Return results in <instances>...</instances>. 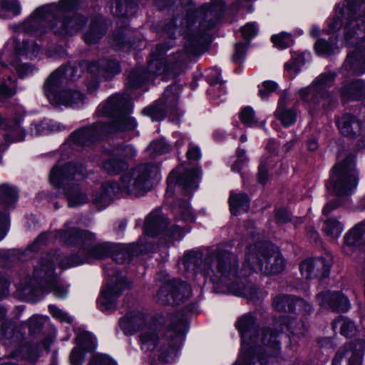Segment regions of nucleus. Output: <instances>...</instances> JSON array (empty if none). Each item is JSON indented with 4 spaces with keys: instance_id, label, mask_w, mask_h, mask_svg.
Listing matches in <instances>:
<instances>
[{
    "instance_id": "nucleus-1",
    "label": "nucleus",
    "mask_w": 365,
    "mask_h": 365,
    "mask_svg": "<svg viewBox=\"0 0 365 365\" xmlns=\"http://www.w3.org/2000/svg\"><path fill=\"white\" fill-rule=\"evenodd\" d=\"M211 1L197 9L192 0H181L185 16H174L165 26L170 40L152 51L149 75L166 73L175 78L184 71L186 54L197 55L204 51L210 41L208 32L216 26L225 6L222 0Z\"/></svg>"
},
{
    "instance_id": "nucleus-2",
    "label": "nucleus",
    "mask_w": 365,
    "mask_h": 365,
    "mask_svg": "<svg viewBox=\"0 0 365 365\" xmlns=\"http://www.w3.org/2000/svg\"><path fill=\"white\" fill-rule=\"evenodd\" d=\"M85 0H59L36 9L19 26V31L32 35H41L49 29L61 37L73 36L88 23V18L78 10L86 6Z\"/></svg>"
},
{
    "instance_id": "nucleus-3",
    "label": "nucleus",
    "mask_w": 365,
    "mask_h": 365,
    "mask_svg": "<svg viewBox=\"0 0 365 365\" xmlns=\"http://www.w3.org/2000/svg\"><path fill=\"white\" fill-rule=\"evenodd\" d=\"M204 269L214 274L211 280L216 284V292L220 285L225 286L228 292L249 299H255L258 295V288L248 282L246 277L250 274V267L238 269V259L235 255L217 247L206 250Z\"/></svg>"
},
{
    "instance_id": "nucleus-4",
    "label": "nucleus",
    "mask_w": 365,
    "mask_h": 365,
    "mask_svg": "<svg viewBox=\"0 0 365 365\" xmlns=\"http://www.w3.org/2000/svg\"><path fill=\"white\" fill-rule=\"evenodd\" d=\"M130 108L128 94L110 96L102 107V115L110 116L111 120L108 123L98 121L81 128L71 134V140L76 145L90 146L110 134L135 129L137 123L128 115Z\"/></svg>"
},
{
    "instance_id": "nucleus-5",
    "label": "nucleus",
    "mask_w": 365,
    "mask_h": 365,
    "mask_svg": "<svg viewBox=\"0 0 365 365\" xmlns=\"http://www.w3.org/2000/svg\"><path fill=\"white\" fill-rule=\"evenodd\" d=\"M157 172L158 167L153 163L138 165L122 175L119 183L115 181L103 183L93 195L92 202L98 210H102L110 204L119 190L135 197L143 195L150 190L151 179Z\"/></svg>"
},
{
    "instance_id": "nucleus-6",
    "label": "nucleus",
    "mask_w": 365,
    "mask_h": 365,
    "mask_svg": "<svg viewBox=\"0 0 365 365\" xmlns=\"http://www.w3.org/2000/svg\"><path fill=\"white\" fill-rule=\"evenodd\" d=\"M187 329V320L184 314L181 312L172 314L163 334H159L153 329L140 334V349L144 352L155 350L161 363H171L177 356Z\"/></svg>"
},
{
    "instance_id": "nucleus-7",
    "label": "nucleus",
    "mask_w": 365,
    "mask_h": 365,
    "mask_svg": "<svg viewBox=\"0 0 365 365\" xmlns=\"http://www.w3.org/2000/svg\"><path fill=\"white\" fill-rule=\"evenodd\" d=\"M365 11V0L359 2L349 1L341 10V16H347L348 21L344 28L345 40L356 50L349 53L343 68L352 73L365 72V16L358 11Z\"/></svg>"
},
{
    "instance_id": "nucleus-8",
    "label": "nucleus",
    "mask_w": 365,
    "mask_h": 365,
    "mask_svg": "<svg viewBox=\"0 0 365 365\" xmlns=\"http://www.w3.org/2000/svg\"><path fill=\"white\" fill-rule=\"evenodd\" d=\"M56 235L65 244L80 246L76 254L66 256L60 261L59 267L62 269L88 263L91 259H105L110 255L115 248L113 243L108 242L93 245L96 235L76 227L58 230Z\"/></svg>"
},
{
    "instance_id": "nucleus-9",
    "label": "nucleus",
    "mask_w": 365,
    "mask_h": 365,
    "mask_svg": "<svg viewBox=\"0 0 365 365\" xmlns=\"http://www.w3.org/2000/svg\"><path fill=\"white\" fill-rule=\"evenodd\" d=\"M44 291L52 292L56 297L64 298L67 289L54 273L52 257L46 255L34 267L33 277H26L16 285V297L21 300L34 302Z\"/></svg>"
},
{
    "instance_id": "nucleus-10",
    "label": "nucleus",
    "mask_w": 365,
    "mask_h": 365,
    "mask_svg": "<svg viewBox=\"0 0 365 365\" xmlns=\"http://www.w3.org/2000/svg\"><path fill=\"white\" fill-rule=\"evenodd\" d=\"M245 263L250 267V273L259 271L266 275L282 272L286 264L275 246L266 241L257 242L248 247Z\"/></svg>"
},
{
    "instance_id": "nucleus-11",
    "label": "nucleus",
    "mask_w": 365,
    "mask_h": 365,
    "mask_svg": "<svg viewBox=\"0 0 365 365\" xmlns=\"http://www.w3.org/2000/svg\"><path fill=\"white\" fill-rule=\"evenodd\" d=\"M86 175L85 167L79 163H68L61 168L55 167L51 172V183L56 187H63L68 205L76 207L88 201L87 195L83 192L78 185L69 182L78 180Z\"/></svg>"
},
{
    "instance_id": "nucleus-12",
    "label": "nucleus",
    "mask_w": 365,
    "mask_h": 365,
    "mask_svg": "<svg viewBox=\"0 0 365 365\" xmlns=\"http://www.w3.org/2000/svg\"><path fill=\"white\" fill-rule=\"evenodd\" d=\"M336 76L334 71L322 73L311 85L299 91L301 99L308 103L311 110L315 111L321 108L328 110L336 104L337 99L327 91L333 85Z\"/></svg>"
},
{
    "instance_id": "nucleus-13",
    "label": "nucleus",
    "mask_w": 365,
    "mask_h": 365,
    "mask_svg": "<svg viewBox=\"0 0 365 365\" xmlns=\"http://www.w3.org/2000/svg\"><path fill=\"white\" fill-rule=\"evenodd\" d=\"M358 182L356 156L349 153L333 166L326 186L328 190H332L336 196L346 197L352 194Z\"/></svg>"
},
{
    "instance_id": "nucleus-14",
    "label": "nucleus",
    "mask_w": 365,
    "mask_h": 365,
    "mask_svg": "<svg viewBox=\"0 0 365 365\" xmlns=\"http://www.w3.org/2000/svg\"><path fill=\"white\" fill-rule=\"evenodd\" d=\"M278 332L273 329L262 330L260 342L250 344L242 356L233 365H268V359L277 355L279 350Z\"/></svg>"
},
{
    "instance_id": "nucleus-15",
    "label": "nucleus",
    "mask_w": 365,
    "mask_h": 365,
    "mask_svg": "<svg viewBox=\"0 0 365 365\" xmlns=\"http://www.w3.org/2000/svg\"><path fill=\"white\" fill-rule=\"evenodd\" d=\"M105 272L110 279L101 290L98 304L103 312L113 311L115 308L118 298L121 295L123 290L129 286V283L115 269L106 266Z\"/></svg>"
},
{
    "instance_id": "nucleus-16",
    "label": "nucleus",
    "mask_w": 365,
    "mask_h": 365,
    "mask_svg": "<svg viewBox=\"0 0 365 365\" xmlns=\"http://www.w3.org/2000/svg\"><path fill=\"white\" fill-rule=\"evenodd\" d=\"M158 277L164 275L165 282L160 286L155 296V301L163 305H179L191 296V288L188 284L178 279H165L167 275L159 273Z\"/></svg>"
},
{
    "instance_id": "nucleus-17",
    "label": "nucleus",
    "mask_w": 365,
    "mask_h": 365,
    "mask_svg": "<svg viewBox=\"0 0 365 365\" xmlns=\"http://www.w3.org/2000/svg\"><path fill=\"white\" fill-rule=\"evenodd\" d=\"M168 219L159 211L151 212L145 219L144 232L146 235L154 237L163 231L170 237L171 241L179 240L183 236V230L180 225L168 227Z\"/></svg>"
},
{
    "instance_id": "nucleus-18",
    "label": "nucleus",
    "mask_w": 365,
    "mask_h": 365,
    "mask_svg": "<svg viewBox=\"0 0 365 365\" xmlns=\"http://www.w3.org/2000/svg\"><path fill=\"white\" fill-rule=\"evenodd\" d=\"M235 327L240 334L243 350H245L247 346L250 344L259 343L262 338V330L265 329H258L257 319L252 313H247L240 317L237 319Z\"/></svg>"
},
{
    "instance_id": "nucleus-19",
    "label": "nucleus",
    "mask_w": 365,
    "mask_h": 365,
    "mask_svg": "<svg viewBox=\"0 0 365 365\" xmlns=\"http://www.w3.org/2000/svg\"><path fill=\"white\" fill-rule=\"evenodd\" d=\"M332 260L330 257L305 259L300 264L302 274L307 279H322L330 273Z\"/></svg>"
},
{
    "instance_id": "nucleus-20",
    "label": "nucleus",
    "mask_w": 365,
    "mask_h": 365,
    "mask_svg": "<svg viewBox=\"0 0 365 365\" xmlns=\"http://www.w3.org/2000/svg\"><path fill=\"white\" fill-rule=\"evenodd\" d=\"M200 175V171L198 168L186 169L181 173L174 170L167 178L168 187L170 188L178 185L183 189L185 194H189L190 191L197 187Z\"/></svg>"
},
{
    "instance_id": "nucleus-21",
    "label": "nucleus",
    "mask_w": 365,
    "mask_h": 365,
    "mask_svg": "<svg viewBox=\"0 0 365 365\" xmlns=\"http://www.w3.org/2000/svg\"><path fill=\"white\" fill-rule=\"evenodd\" d=\"M88 72L96 78L109 80L120 71L118 62L113 59L103 58L99 61L83 63Z\"/></svg>"
},
{
    "instance_id": "nucleus-22",
    "label": "nucleus",
    "mask_w": 365,
    "mask_h": 365,
    "mask_svg": "<svg viewBox=\"0 0 365 365\" xmlns=\"http://www.w3.org/2000/svg\"><path fill=\"white\" fill-rule=\"evenodd\" d=\"M318 303L332 312H345L350 308L346 296L339 292H322L316 296Z\"/></svg>"
},
{
    "instance_id": "nucleus-23",
    "label": "nucleus",
    "mask_w": 365,
    "mask_h": 365,
    "mask_svg": "<svg viewBox=\"0 0 365 365\" xmlns=\"http://www.w3.org/2000/svg\"><path fill=\"white\" fill-rule=\"evenodd\" d=\"M108 28L107 21L102 16L93 17L88 29L83 36L85 43L88 45L96 43L106 35Z\"/></svg>"
},
{
    "instance_id": "nucleus-24",
    "label": "nucleus",
    "mask_w": 365,
    "mask_h": 365,
    "mask_svg": "<svg viewBox=\"0 0 365 365\" xmlns=\"http://www.w3.org/2000/svg\"><path fill=\"white\" fill-rule=\"evenodd\" d=\"M139 1L116 0L115 7H113V3L110 2L109 6L110 12L113 16L122 19V25L126 26V19L136 13Z\"/></svg>"
},
{
    "instance_id": "nucleus-25",
    "label": "nucleus",
    "mask_w": 365,
    "mask_h": 365,
    "mask_svg": "<svg viewBox=\"0 0 365 365\" xmlns=\"http://www.w3.org/2000/svg\"><path fill=\"white\" fill-rule=\"evenodd\" d=\"M85 96L79 91L66 89L59 91L58 95H50L49 101L55 106H73L83 102Z\"/></svg>"
},
{
    "instance_id": "nucleus-26",
    "label": "nucleus",
    "mask_w": 365,
    "mask_h": 365,
    "mask_svg": "<svg viewBox=\"0 0 365 365\" xmlns=\"http://www.w3.org/2000/svg\"><path fill=\"white\" fill-rule=\"evenodd\" d=\"M341 98L344 103L365 98V81L359 79L344 84L341 88Z\"/></svg>"
},
{
    "instance_id": "nucleus-27",
    "label": "nucleus",
    "mask_w": 365,
    "mask_h": 365,
    "mask_svg": "<svg viewBox=\"0 0 365 365\" xmlns=\"http://www.w3.org/2000/svg\"><path fill=\"white\" fill-rule=\"evenodd\" d=\"M206 252L203 254L200 251H188L184 256L182 264L185 270L196 274L198 272L209 274V269H204V259Z\"/></svg>"
},
{
    "instance_id": "nucleus-28",
    "label": "nucleus",
    "mask_w": 365,
    "mask_h": 365,
    "mask_svg": "<svg viewBox=\"0 0 365 365\" xmlns=\"http://www.w3.org/2000/svg\"><path fill=\"white\" fill-rule=\"evenodd\" d=\"M341 133L346 137L354 138L361 134V123L353 115L346 113L337 121Z\"/></svg>"
},
{
    "instance_id": "nucleus-29",
    "label": "nucleus",
    "mask_w": 365,
    "mask_h": 365,
    "mask_svg": "<svg viewBox=\"0 0 365 365\" xmlns=\"http://www.w3.org/2000/svg\"><path fill=\"white\" fill-rule=\"evenodd\" d=\"M114 247L110 255H112L113 259L118 264L130 261L132 257L138 255L142 252V249L137 244H114Z\"/></svg>"
},
{
    "instance_id": "nucleus-30",
    "label": "nucleus",
    "mask_w": 365,
    "mask_h": 365,
    "mask_svg": "<svg viewBox=\"0 0 365 365\" xmlns=\"http://www.w3.org/2000/svg\"><path fill=\"white\" fill-rule=\"evenodd\" d=\"M14 323L10 320H5L1 323L0 340L4 345L9 346H17L22 339L21 334L16 331Z\"/></svg>"
},
{
    "instance_id": "nucleus-31",
    "label": "nucleus",
    "mask_w": 365,
    "mask_h": 365,
    "mask_svg": "<svg viewBox=\"0 0 365 365\" xmlns=\"http://www.w3.org/2000/svg\"><path fill=\"white\" fill-rule=\"evenodd\" d=\"M144 317L140 313H130L121 318L119 327L126 335L135 334L144 324Z\"/></svg>"
},
{
    "instance_id": "nucleus-32",
    "label": "nucleus",
    "mask_w": 365,
    "mask_h": 365,
    "mask_svg": "<svg viewBox=\"0 0 365 365\" xmlns=\"http://www.w3.org/2000/svg\"><path fill=\"white\" fill-rule=\"evenodd\" d=\"M67 82L63 76L62 68L59 67L54 71L47 78L43 85V91L49 100L50 95H58V89Z\"/></svg>"
},
{
    "instance_id": "nucleus-33",
    "label": "nucleus",
    "mask_w": 365,
    "mask_h": 365,
    "mask_svg": "<svg viewBox=\"0 0 365 365\" xmlns=\"http://www.w3.org/2000/svg\"><path fill=\"white\" fill-rule=\"evenodd\" d=\"M275 117L281 121L284 126L294 124L297 119V113L293 108H288L284 97L279 100L277 108L274 113Z\"/></svg>"
},
{
    "instance_id": "nucleus-34",
    "label": "nucleus",
    "mask_w": 365,
    "mask_h": 365,
    "mask_svg": "<svg viewBox=\"0 0 365 365\" xmlns=\"http://www.w3.org/2000/svg\"><path fill=\"white\" fill-rule=\"evenodd\" d=\"M230 212L237 215L242 212H246L250 207V199L245 193L231 192L229 198Z\"/></svg>"
},
{
    "instance_id": "nucleus-35",
    "label": "nucleus",
    "mask_w": 365,
    "mask_h": 365,
    "mask_svg": "<svg viewBox=\"0 0 365 365\" xmlns=\"http://www.w3.org/2000/svg\"><path fill=\"white\" fill-rule=\"evenodd\" d=\"M128 167V163L119 158L112 156L102 163V169L110 175H116Z\"/></svg>"
},
{
    "instance_id": "nucleus-36",
    "label": "nucleus",
    "mask_w": 365,
    "mask_h": 365,
    "mask_svg": "<svg viewBox=\"0 0 365 365\" xmlns=\"http://www.w3.org/2000/svg\"><path fill=\"white\" fill-rule=\"evenodd\" d=\"M295 296L279 294L273 299L272 305L278 312L292 313L295 311Z\"/></svg>"
},
{
    "instance_id": "nucleus-37",
    "label": "nucleus",
    "mask_w": 365,
    "mask_h": 365,
    "mask_svg": "<svg viewBox=\"0 0 365 365\" xmlns=\"http://www.w3.org/2000/svg\"><path fill=\"white\" fill-rule=\"evenodd\" d=\"M149 73L143 67H135L128 76V86L135 89L143 85L149 79Z\"/></svg>"
},
{
    "instance_id": "nucleus-38",
    "label": "nucleus",
    "mask_w": 365,
    "mask_h": 365,
    "mask_svg": "<svg viewBox=\"0 0 365 365\" xmlns=\"http://www.w3.org/2000/svg\"><path fill=\"white\" fill-rule=\"evenodd\" d=\"M40 50V48L34 41L23 40L21 42L16 41L14 46V54L20 56H26L31 58L36 57Z\"/></svg>"
},
{
    "instance_id": "nucleus-39",
    "label": "nucleus",
    "mask_w": 365,
    "mask_h": 365,
    "mask_svg": "<svg viewBox=\"0 0 365 365\" xmlns=\"http://www.w3.org/2000/svg\"><path fill=\"white\" fill-rule=\"evenodd\" d=\"M365 243V225L354 227L345 236V244L349 247L361 246Z\"/></svg>"
},
{
    "instance_id": "nucleus-40",
    "label": "nucleus",
    "mask_w": 365,
    "mask_h": 365,
    "mask_svg": "<svg viewBox=\"0 0 365 365\" xmlns=\"http://www.w3.org/2000/svg\"><path fill=\"white\" fill-rule=\"evenodd\" d=\"M334 329L339 328L340 334L346 337L354 336L357 331V328L354 322L345 317H339L332 323Z\"/></svg>"
},
{
    "instance_id": "nucleus-41",
    "label": "nucleus",
    "mask_w": 365,
    "mask_h": 365,
    "mask_svg": "<svg viewBox=\"0 0 365 365\" xmlns=\"http://www.w3.org/2000/svg\"><path fill=\"white\" fill-rule=\"evenodd\" d=\"M21 12V6L17 0H1L0 17L6 19L10 15L17 16Z\"/></svg>"
},
{
    "instance_id": "nucleus-42",
    "label": "nucleus",
    "mask_w": 365,
    "mask_h": 365,
    "mask_svg": "<svg viewBox=\"0 0 365 365\" xmlns=\"http://www.w3.org/2000/svg\"><path fill=\"white\" fill-rule=\"evenodd\" d=\"M133 31L128 28L118 29L113 35V43L118 46L133 45L134 40L131 38Z\"/></svg>"
},
{
    "instance_id": "nucleus-43",
    "label": "nucleus",
    "mask_w": 365,
    "mask_h": 365,
    "mask_svg": "<svg viewBox=\"0 0 365 365\" xmlns=\"http://www.w3.org/2000/svg\"><path fill=\"white\" fill-rule=\"evenodd\" d=\"M343 230L341 223L335 218H328L324 223V234L333 239L337 238Z\"/></svg>"
},
{
    "instance_id": "nucleus-44",
    "label": "nucleus",
    "mask_w": 365,
    "mask_h": 365,
    "mask_svg": "<svg viewBox=\"0 0 365 365\" xmlns=\"http://www.w3.org/2000/svg\"><path fill=\"white\" fill-rule=\"evenodd\" d=\"M83 63L68 64L61 66L66 81H75L79 78L83 73Z\"/></svg>"
},
{
    "instance_id": "nucleus-45",
    "label": "nucleus",
    "mask_w": 365,
    "mask_h": 365,
    "mask_svg": "<svg viewBox=\"0 0 365 365\" xmlns=\"http://www.w3.org/2000/svg\"><path fill=\"white\" fill-rule=\"evenodd\" d=\"M178 98V86L173 84L168 86L164 91L162 98L160 100L161 104L165 105L168 108L175 106Z\"/></svg>"
},
{
    "instance_id": "nucleus-46",
    "label": "nucleus",
    "mask_w": 365,
    "mask_h": 365,
    "mask_svg": "<svg viewBox=\"0 0 365 365\" xmlns=\"http://www.w3.org/2000/svg\"><path fill=\"white\" fill-rule=\"evenodd\" d=\"M18 199L17 190L8 185L2 184L0 185V201L5 205H10L16 202Z\"/></svg>"
},
{
    "instance_id": "nucleus-47",
    "label": "nucleus",
    "mask_w": 365,
    "mask_h": 365,
    "mask_svg": "<svg viewBox=\"0 0 365 365\" xmlns=\"http://www.w3.org/2000/svg\"><path fill=\"white\" fill-rule=\"evenodd\" d=\"M76 347H79L84 353L91 352L95 348L94 338L88 332H81L76 337Z\"/></svg>"
},
{
    "instance_id": "nucleus-48",
    "label": "nucleus",
    "mask_w": 365,
    "mask_h": 365,
    "mask_svg": "<svg viewBox=\"0 0 365 365\" xmlns=\"http://www.w3.org/2000/svg\"><path fill=\"white\" fill-rule=\"evenodd\" d=\"M346 353L350 354L348 359L349 365H361L363 356L350 351H347L345 349H340L337 351L333 359L332 365H340V361L344 358Z\"/></svg>"
},
{
    "instance_id": "nucleus-49",
    "label": "nucleus",
    "mask_w": 365,
    "mask_h": 365,
    "mask_svg": "<svg viewBox=\"0 0 365 365\" xmlns=\"http://www.w3.org/2000/svg\"><path fill=\"white\" fill-rule=\"evenodd\" d=\"M9 63L16 70L20 78H24L32 73L34 70V67L31 64H21L19 63V56L15 54H14L12 58L9 60Z\"/></svg>"
},
{
    "instance_id": "nucleus-50",
    "label": "nucleus",
    "mask_w": 365,
    "mask_h": 365,
    "mask_svg": "<svg viewBox=\"0 0 365 365\" xmlns=\"http://www.w3.org/2000/svg\"><path fill=\"white\" fill-rule=\"evenodd\" d=\"M168 109L167 106L160 103V105L144 108L143 113L149 115L153 120H161L165 117Z\"/></svg>"
},
{
    "instance_id": "nucleus-51",
    "label": "nucleus",
    "mask_w": 365,
    "mask_h": 365,
    "mask_svg": "<svg viewBox=\"0 0 365 365\" xmlns=\"http://www.w3.org/2000/svg\"><path fill=\"white\" fill-rule=\"evenodd\" d=\"M113 155L120 159L125 160L126 159H132L135 155V150L133 146L130 145L119 144L113 150Z\"/></svg>"
},
{
    "instance_id": "nucleus-52",
    "label": "nucleus",
    "mask_w": 365,
    "mask_h": 365,
    "mask_svg": "<svg viewBox=\"0 0 365 365\" xmlns=\"http://www.w3.org/2000/svg\"><path fill=\"white\" fill-rule=\"evenodd\" d=\"M170 146L163 139L156 140L150 143L147 151L152 155H162L169 152Z\"/></svg>"
},
{
    "instance_id": "nucleus-53",
    "label": "nucleus",
    "mask_w": 365,
    "mask_h": 365,
    "mask_svg": "<svg viewBox=\"0 0 365 365\" xmlns=\"http://www.w3.org/2000/svg\"><path fill=\"white\" fill-rule=\"evenodd\" d=\"M335 43L333 41L319 39L314 45V48L318 55H330L335 49Z\"/></svg>"
},
{
    "instance_id": "nucleus-54",
    "label": "nucleus",
    "mask_w": 365,
    "mask_h": 365,
    "mask_svg": "<svg viewBox=\"0 0 365 365\" xmlns=\"http://www.w3.org/2000/svg\"><path fill=\"white\" fill-rule=\"evenodd\" d=\"M272 43L279 48H286L291 45V35L287 33L282 32L278 35H274L272 37Z\"/></svg>"
},
{
    "instance_id": "nucleus-55",
    "label": "nucleus",
    "mask_w": 365,
    "mask_h": 365,
    "mask_svg": "<svg viewBox=\"0 0 365 365\" xmlns=\"http://www.w3.org/2000/svg\"><path fill=\"white\" fill-rule=\"evenodd\" d=\"M249 42L237 43L235 45V53L232 56V61L236 63H240L245 58L246 51L248 47Z\"/></svg>"
},
{
    "instance_id": "nucleus-56",
    "label": "nucleus",
    "mask_w": 365,
    "mask_h": 365,
    "mask_svg": "<svg viewBox=\"0 0 365 365\" xmlns=\"http://www.w3.org/2000/svg\"><path fill=\"white\" fill-rule=\"evenodd\" d=\"M240 118L242 123L248 126L253 125L256 123L255 112L250 107H246L242 109Z\"/></svg>"
},
{
    "instance_id": "nucleus-57",
    "label": "nucleus",
    "mask_w": 365,
    "mask_h": 365,
    "mask_svg": "<svg viewBox=\"0 0 365 365\" xmlns=\"http://www.w3.org/2000/svg\"><path fill=\"white\" fill-rule=\"evenodd\" d=\"M242 38L247 42L255 37L257 34V29L255 23H248L241 28Z\"/></svg>"
},
{
    "instance_id": "nucleus-58",
    "label": "nucleus",
    "mask_w": 365,
    "mask_h": 365,
    "mask_svg": "<svg viewBox=\"0 0 365 365\" xmlns=\"http://www.w3.org/2000/svg\"><path fill=\"white\" fill-rule=\"evenodd\" d=\"M43 319L38 316H32L29 322L28 327L31 334L39 332L43 327Z\"/></svg>"
},
{
    "instance_id": "nucleus-59",
    "label": "nucleus",
    "mask_w": 365,
    "mask_h": 365,
    "mask_svg": "<svg viewBox=\"0 0 365 365\" xmlns=\"http://www.w3.org/2000/svg\"><path fill=\"white\" fill-rule=\"evenodd\" d=\"M269 165V160L267 159L266 160L262 161L259 165L257 179L259 182L261 184L266 183L269 179V175L267 173Z\"/></svg>"
},
{
    "instance_id": "nucleus-60",
    "label": "nucleus",
    "mask_w": 365,
    "mask_h": 365,
    "mask_svg": "<svg viewBox=\"0 0 365 365\" xmlns=\"http://www.w3.org/2000/svg\"><path fill=\"white\" fill-rule=\"evenodd\" d=\"M88 365H115L114 361L105 354L93 356Z\"/></svg>"
},
{
    "instance_id": "nucleus-61",
    "label": "nucleus",
    "mask_w": 365,
    "mask_h": 365,
    "mask_svg": "<svg viewBox=\"0 0 365 365\" xmlns=\"http://www.w3.org/2000/svg\"><path fill=\"white\" fill-rule=\"evenodd\" d=\"M177 212L181 216L182 219L185 221L192 222L194 220V217L188 206V204L185 200L180 202V205L178 209Z\"/></svg>"
},
{
    "instance_id": "nucleus-62",
    "label": "nucleus",
    "mask_w": 365,
    "mask_h": 365,
    "mask_svg": "<svg viewBox=\"0 0 365 365\" xmlns=\"http://www.w3.org/2000/svg\"><path fill=\"white\" fill-rule=\"evenodd\" d=\"M85 353L79 349L74 347L70 355V363L71 365H82L84 361Z\"/></svg>"
},
{
    "instance_id": "nucleus-63",
    "label": "nucleus",
    "mask_w": 365,
    "mask_h": 365,
    "mask_svg": "<svg viewBox=\"0 0 365 365\" xmlns=\"http://www.w3.org/2000/svg\"><path fill=\"white\" fill-rule=\"evenodd\" d=\"M262 88L259 90V94L262 98H267L270 93L277 89V85L274 81H267L263 83Z\"/></svg>"
},
{
    "instance_id": "nucleus-64",
    "label": "nucleus",
    "mask_w": 365,
    "mask_h": 365,
    "mask_svg": "<svg viewBox=\"0 0 365 365\" xmlns=\"http://www.w3.org/2000/svg\"><path fill=\"white\" fill-rule=\"evenodd\" d=\"M349 348L350 351L360 354L361 356H363L365 351V339H359L355 340L349 344Z\"/></svg>"
}]
</instances>
